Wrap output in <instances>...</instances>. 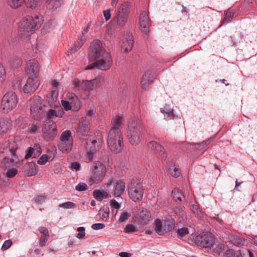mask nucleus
Here are the masks:
<instances>
[{
    "instance_id": "5fc2aeb1",
    "label": "nucleus",
    "mask_w": 257,
    "mask_h": 257,
    "mask_svg": "<svg viewBox=\"0 0 257 257\" xmlns=\"http://www.w3.org/2000/svg\"><path fill=\"white\" fill-rule=\"evenodd\" d=\"M6 78V71L3 64L0 63V83L5 80Z\"/></svg>"
},
{
    "instance_id": "338daca9",
    "label": "nucleus",
    "mask_w": 257,
    "mask_h": 257,
    "mask_svg": "<svg viewBox=\"0 0 257 257\" xmlns=\"http://www.w3.org/2000/svg\"><path fill=\"white\" fill-rule=\"evenodd\" d=\"M110 205L112 208L117 209L120 207V205L114 199H112L110 201Z\"/></svg>"
},
{
    "instance_id": "a211bd4d",
    "label": "nucleus",
    "mask_w": 257,
    "mask_h": 257,
    "mask_svg": "<svg viewBox=\"0 0 257 257\" xmlns=\"http://www.w3.org/2000/svg\"><path fill=\"white\" fill-rule=\"evenodd\" d=\"M40 65L35 59L30 60L26 64V72L29 76L38 77Z\"/></svg>"
},
{
    "instance_id": "7ed1b4c3",
    "label": "nucleus",
    "mask_w": 257,
    "mask_h": 257,
    "mask_svg": "<svg viewBox=\"0 0 257 257\" xmlns=\"http://www.w3.org/2000/svg\"><path fill=\"white\" fill-rule=\"evenodd\" d=\"M18 149L17 144L15 142H6L0 147V160L2 167L7 169L15 166L19 162L16 154Z\"/></svg>"
},
{
    "instance_id": "3c124183",
    "label": "nucleus",
    "mask_w": 257,
    "mask_h": 257,
    "mask_svg": "<svg viewBox=\"0 0 257 257\" xmlns=\"http://www.w3.org/2000/svg\"><path fill=\"white\" fill-rule=\"evenodd\" d=\"M225 249V245L223 243H219L217 244L213 249V251L215 253L220 254L222 253Z\"/></svg>"
},
{
    "instance_id": "393cba45",
    "label": "nucleus",
    "mask_w": 257,
    "mask_h": 257,
    "mask_svg": "<svg viewBox=\"0 0 257 257\" xmlns=\"http://www.w3.org/2000/svg\"><path fill=\"white\" fill-rule=\"evenodd\" d=\"M172 226L165 220L164 223L159 219L155 220V231L160 235H164L169 231Z\"/></svg>"
},
{
    "instance_id": "e433bc0d",
    "label": "nucleus",
    "mask_w": 257,
    "mask_h": 257,
    "mask_svg": "<svg viewBox=\"0 0 257 257\" xmlns=\"http://www.w3.org/2000/svg\"><path fill=\"white\" fill-rule=\"evenodd\" d=\"M172 196L173 199L176 202H182L185 198L184 195L178 188H175L172 190Z\"/></svg>"
},
{
    "instance_id": "aec40b11",
    "label": "nucleus",
    "mask_w": 257,
    "mask_h": 257,
    "mask_svg": "<svg viewBox=\"0 0 257 257\" xmlns=\"http://www.w3.org/2000/svg\"><path fill=\"white\" fill-rule=\"evenodd\" d=\"M100 59L96 61V68L101 70H108L112 65V59L109 53H104Z\"/></svg>"
},
{
    "instance_id": "cd10ccee",
    "label": "nucleus",
    "mask_w": 257,
    "mask_h": 257,
    "mask_svg": "<svg viewBox=\"0 0 257 257\" xmlns=\"http://www.w3.org/2000/svg\"><path fill=\"white\" fill-rule=\"evenodd\" d=\"M12 127V121L8 117L0 118V135L6 134Z\"/></svg>"
},
{
    "instance_id": "2f4dec72",
    "label": "nucleus",
    "mask_w": 257,
    "mask_h": 257,
    "mask_svg": "<svg viewBox=\"0 0 257 257\" xmlns=\"http://www.w3.org/2000/svg\"><path fill=\"white\" fill-rule=\"evenodd\" d=\"M150 212L147 209H143L141 211L138 216V221L142 224H145L149 221Z\"/></svg>"
},
{
    "instance_id": "c9c22d12",
    "label": "nucleus",
    "mask_w": 257,
    "mask_h": 257,
    "mask_svg": "<svg viewBox=\"0 0 257 257\" xmlns=\"http://www.w3.org/2000/svg\"><path fill=\"white\" fill-rule=\"evenodd\" d=\"M42 124L40 122H33L28 126V131L31 134H35L39 132Z\"/></svg>"
},
{
    "instance_id": "473e14b6",
    "label": "nucleus",
    "mask_w": 257,
    "mask_h": 257,
    "mask_svg": "<svg viewBox=\"0 0 257 257\" xmlns=\"http://www.w3.org/2000/svg\"><path fill=\"white\" fill-rule=\"evenodd\" d=\"M9 63L12 68H17L22 65V60L20 57L13 55L9 57Z\"/></svg>"
},
{
    "instance_id": "0e129e2a",
    "label": "nucleus",
    "mask_w": 257,
    "mask_h": 257,
    "mask_svg": "<svg viewBox=\"0 0 257 257\" xmlns=\"http://www.w3.org/2000/svg\"><path fill=\"white\" fill-rule=\"evenodd\" d=\"M236 254L233 249H229L226 251L223 257H236Z\"/></svg>"
},
{
    "instance_id": "0eeeda50",
    "label": "nucleus",
    "mask_w": 257,
    "mask_h": 257,
    "mask_svg": "<svg viewBox=\"0 0 257 257\" xmlns=\"http://www.w3.org/2000/svg\"><path fill=\"white\" fill-rule=\"evenodd\" d=\"M103 143V137L101 133L97 131L93 135L89 136L85 140L84 143L85 151L87 154V160L91 161L93 154L97 152L101 148Z\"/></svg>"
},
{
    "instance_id": "f257e3e1",
    "label": "nucleus",
    "mask_w": 257,
    "mask_h": 257,
    "mask_svg": "<svg viewBox=\"0 0 257 257\" xmlns=\"http://www.w3.org/2000/svg\"><path fill=\"white\" fill-rule=\"evenodd\" d=\"M112 127L110 130L107 138V144L111 151L115 154L119 153L123 148V136L121 130L125 121L123 116L116 115L112 120Z\"/></svg>"
},
{
    "instance_id": "a18cd8bd",
    "label": "nucleus",
    "mask_w": 257,
    "mask_h": 257,
    "mask_svg": "<svg viewBox=\"0 0 257 257\" xmlns=\"http://www.w3.org/2000/svg\"><path fill=\"white\" fill-rule=\"evenodd\" d=\"M131 216V213L123 211L120 214L118 221L120 222H125Z\"/></svg>"
},
{
    "instance_id": "4c0bfd02",
    "label": "nucleus",
    "mask_w": 257,
    "mask_h": 257,
    "mask_svg": "<svg viewBox=\"0 0 257 257\" xmlns=\"http://www.w3.org/2000/svg\"><path fill=\"white\" fill-rule=\"evenodd\" d=\"M63 0H46L47 7L48 9L55 10L62 4Z\"/></svg>"
},
{
    "instance_id": "1a4fd4ad",
    "label": "nucleus",
    "mask_w": 257,
    "mask_h": 257,
    "mask_svg": "<svg viewBox=\"0 0 257 257\" xmlns=\"http://www.w3.org/2000/svg\"><path fill=\"white\" fill-rule=\"evenodd\" d=\"M18 103V98L13 91H9L3 96L0 108L3 113H9L14 109Z\"/></svg>"
},
{
    "instance_id": "4be33fe9",
    "label": "nucleus",
    "mask_w": 257,
    "mask_h": 257,
    "mask_svg": "<svg viewBox=\"0 0 257 257\" xmlns=\"http://www.w3.org/2000/svg\"><path fill=\"white\" fill-rule=\"evenodd\" d=\"M148 147L154 153L158 155L162 159L167 158V153L164 148L155 141H151L148 144Z\"/></svg>"
},
{
    "instance_id": "de8ad7c7",
    "label": "nucleus",
    "mask_w": 257,
    "mask_h": 257,
    "mask_svg": "<svg viewBox=\"0 0 257 257\" xmlns=\"http://www.w3.org/2000/svg\"><path fill=\"white\" fill-rule=\"evenodd\" d=\"M8 180L5 173L0 174V188H4L7 186Z\"/></svg>"
},
{
    "instance_id": "c03bdc74",
    "label": "nucleus",
    "mask_w": 257,
    "mask_h": 257,
    "mask_svg": "<svg viewBox=\"0 0 257 257\" xmlns=\"http://www.w3.org/2000/svg\"><path fill=\"white\" fill-rule=\"evenodd\" d=\"M34 152L35 148H33L32 147L28 148L26 151V155L25 156V159H28L30 158H35V157H34Z\"/></svg>"
},
{
    "instance_id": "f704fd0d",
    "label": "nucleus",
    "mask_w": 257,
    "mask_h": 257,
    "mask_svg": "<svg viewBox=\"0 0 257 257\" xmlns=\"http://www.w3.org/2000/svg\"><path fill=\"white\" fill-rule=\"evenodd\" d=\"M234 13L233 10L231 8L228 9L226 11L224 18L223 19L222 23L219 26V27L231 22L232 19L234 17Z\"/></svg>"
},
{
    "instance_id": "72a5a7b5",
    "label": "nucleus",
    "mask_w": 257,
    "mask_h": 257,
    "mask_svg": "<svg viewBox=\"0 0 257 257\" xmlns=\"http://www.w3.org/2000/svg\"><path fill=\"white\" fill-rule=\"evenodd\" d=\"M100 160L103 164H106L107 166H110L112 164V160L110 157V154L108 152L106 151H102L100 156Z\"/></svg>"
},
{
    "instance_id": "b1692460",
    "label": "nucleus",
    "mask_w": 257,
    "mask_h": 257,
    "mask_svg": "<svg viewBox=\"0 0 257 257\" xmlns=\"http://www.w3.org/2000/svg\"><path fill=\"white\" fill-rule=\"evenodd\" d=\"M89 124L88 121L81 118L76 130L77 135L80 139H84L87 136L89 131Z\"/></svg>"
},
{
    "instance_id": "ea45409f",
    "label": "nucleus",
    "mask_w": 257,
    "mask_h": 257,
    "mask_svg": "<svg viewBox=\"0 0 257 257\" xmlns=\"http://www.w3.org/2000/svg\"><path fill=\"white\" fill-rule=\"evenodd\" d=\"M232 243L236 246H240L243 244L244 239L239 235H233L231 237Z\"/></svg>"
},
{
    "instance_id": "423d86ee",
    "label": "nucleus",
    "mask_w": 257,
    "mask_h": 257,
    "mask_svg": "<svg viewBox=\"0 0 257 257\" xmlns=\"http://www.w3.org/2000/svg\"><path fill=\"white\" fill-rule=\"evenodd\" d=\"M143 126L138 118L134 117L129 122L126 135L132 145L137 146L143 140Z\"/></svg>"
},
{
    "instance_id": "13d9d810",
    "label": "nucleus",
    "mask_w": 257,
    "mask_h": 257,
    "mask_svg": "<svg viewBox=\"0 0 257 257\" xmlns=\"http://www.w3.org/2000/svg\"><path fill=\"white\" fill-rule=\"evenodd\" d=\"M33 148H35L34 157L36 158L41 155L42 153V149L39 145L38 144H35Z\"/></svg>"
},
{
    "instance_id": "20e7f679",
    "label": "nucleus",
    "mask_w": 257,
    "mask_h": 257,
    "mask_svg": "<svg viewBox=\"0 0 257 257\" xmlns=\"http://www.w3.org/2000/svg\"><path fill=\"white\" fill-rule=\"evenodd\" d=\"M43 17L35 15L34 17L27 16L20 23L18 29L19 36L23 39H29L31 34L36 29L39 28L43 24Z\"/></svg>"
},
{
    "instance_id": "9d476101",
    "label": "nucleus",
    "mask_w": 257,
    "mask_h": 257,
    "mask_svg": "<svg viewBox=\"0 0 257 257\" xmlns=\"http://www.w3.org/2000/svg\"><path fill=\"white\" fill-rule=\"evenodd\" d=\"M73 146V138L70 130L63 132L60 137V141L58 144L59 150L63 153H68L72 149Z\"/></svg>"
},
{
    "instance_id": "864d4df0",
    "label": "nucleus",
    "mask_w": 257,
    "mask_h": 257,
    "mask_svg": "<svg viewBox=\"0 0 257 257\" xmlns=\"http://www.w3.org/2000/svg\"><path fill=\"white\" fill-rule=\"evenodd\" d=\"M214 139V137H210L208 139L198 144L199 147L202 149L205 148L207 147Z\"/></svg>"
},
{
    "instance_id": "49530a36",
    "label": "nucleus",
    "mask_w": 257,
    "mask_h": 257,
    "mask_svg": "<svg viewBox=\"0 0 257 257\" xmlns=\"http://www.w3.org/2000/svg\"><path fill=\"white\" fill-rule=\"evenodd\" d=\"M18 170L16 168L9 169L7 172L6 175V179L8 180V178H13L17 175Z\"/></svg>"
},
{
    "instance_id": "79ce46f5",
    "label": "nucleus",
    "mask_w": 257,
    "mask_h": 257,
    "mask_svg": "<svg viewBox=\"0 0 257 257\" xmlns=\"http://www.w3.org/2000/svg\"><path fill=\"white\" fill-rule=\"evenodd\" d=\"M161 111L164 114L165 119L167 120L173 119L175 117L173 112L171 110L165 111L164 109L161 108Z\"/></svg>"
},
{
    "instance_id": "5701e85b",
    "label": "nucleus",
    "mask_w": 257,
    "mask_h": 257,
    "mask_svg": "<svg viewBox=\"0 0 257 257\" xmlns=\"http://www.w3.org/2000/svg\"><path fill=\"white\" fill-rule=\"evenodd\" d=\"M148 147L154 153L158 155L162 159L167 158V153L164 148L155 141H151L148 144Z\"/></svg>"
},
{
    "instance_id": "bf43d9fd",
    "label": "nucleus",
    "mask_w": 257,
    "mask_h": 257,
    "mask_svg": "<svg viewBox=\"0 0 257 257\" xmlns=\"http://www.w3.org/2000/svg\"><path fill=\"white\" fill-rule=\"evenodd\" d=\"M188 233V229L186 227H183L182 228L179 229L178 230V234L181 237H184Z\"/></svg>"
},
{
    "instance_id": "4d7b16f0",
    "label": "nucleus",
    "mask_w": 257,
    "mask_h": 257,
    "mask_svg": "<svg viewBox=\"0 0 257 257\" xmlns=\"http://www.w3.org/2000/svg\"><path fill=\"white\" fill-rule=\"evenodd\" d=\"M46 198V195H37L35 198V201L38 204H42L45 201Z\"/></svg>"
},
{
    "instance_id": "052dcab7",
    "label": "nucleus",
    "mask_w": 257,
    "mask_h": 257,
    "mask_svg": "<svg viewBox=\"0 0 257 257\" xmlns=\"http://www.w3.org/2000/svg\"><path fill=\"white\" fill-rule=\"evenodd\" d=\"M49 235H41L40 238L39 245L43 247L46 245L48 239Z\"/></svg>"
},
{
    "instance_id": "6e6552de",
    "label": "nucleus",
    "mask_w": 257,
    "mask_h": 257,
    "mask_svg": "<svg viewBox=\"0 0 257 257\" xmlns=\"http://www.w3.org/2000/svg\"><path fill=\"white\" fill-rule=\"evenodd\" d=\"M128 195L134 202H137L142 200L145 189L141 180L134 178L127 186Z\"/></svg>"
},
{
    "instance_id": "412c9836",
    "label": "nucleus",
    "mask_w": 257,
    "mask_h": 257,
    "mask_svg": "<svg viewBox=\"0 0 257 257\" xmlns=\"http://www.w3.org/2000/svg\"><path fill=\"white\" fill-rule=\"evenodd\" d=\"M8 5L12 8H18L25 3L27 7L31 9L35 8L38 0H7Z\"/></svg>"
},
{
    "instance_id": "8fccbe9b",
    "label": "nucleus",
    "mask_w": 257,
    "mask_h": 257,
    "mask_svg": "<svg viewBox=\"0 0 257 257\" xmlns=\"http://www.w3.org/2000/svg\"><path fill=\"white\" fill-rule=\"evenodd\" d=\"M95 110L93 109H90L87 111L86 115L85 117H82L81 118H84V120H86L89 122L90 120L91 119L92 117L95 114Z\"/></svg>"
},
{
    "instance_id": "2eb2a0df",
    "label": "nucleus",
    "mask_w": 257,
    "mask_h": 257,
    "mask_svg": "<svg viewBox=\"0 0 257 257\" xmlns=\"http://www.w3.org/2000/svg\"><path fill=\"white\" fill-rule=\"evenodd\" d=\"M128 15V4L127 2H124L116 13V16L113 19L116 21L120 27L124 26L127 22Z\"/></svg>"
},
{
    "instance_id": "09e8293b",
    "label": "nucleus",
    "mask_w": 257,
    "mask_h": 257,
    "mask_svg": "<svg viewBox=\"0 0 257 257\" xmlns=\"http://www.w3.org/2000/svg\"><path fill=\"white\" fill-rule=\"evenodd\" d=\"M93 196L98 201H101L104 198V193L99 190H95L93 191Z\"/></svg>"
},
{
    "instance_id": "e2e57ef3",
    "label": "nucleus",
    "mask_w": 257,
    "mask_h": 257,
    "mask_svg": "<svg viewBox=\"0 0 257 257\" xmlns=\"http://www.w3.org/2000/svg\"><path fill=\"white\" fill-rule=\"evenodd\" d=\"M105 225L103 223H97L93 224L91 226V228L93 230H99L103 229L105 227Z\"/></svg>"
},
{
    "instance_id": "f8f14e48",
    "label": "nucleus",
    "mask_w": 257,
    "mask_h": 257,
    "mask_svg": "<svg viewBox=\"0 0 257 257\" xmlns=\"http://www.w3.org/2000/svg\"><path fill=\"white\" fill-rule=\"evenodd\" d=\"M107 53L103 48L101 41L95 40L90 44L88 57L90 61H94L100 58L104 53Z\"/></svg>"
},
{
    "instance_id": "58836bf2",
    "label": "nucleus",
    "mask_w": 257,
    "mask_h": 257,
    "mask_svg": "<svg viewBox=\"0 0 257 257\" xmlns=\"http://www.w3.org/2000/svg\"><path fill=\"white\" fill-rule=\"evenodd\" d=\"M53 155H48L47 154L42 155L37 161V163L41 165H44L47 162L52 160Z\"/></svg>"
},
{
    "instance_id": "39448f33",
    "label": "nucleus",
    "mask_w": 257,
    "mask_h": 257,
    "mask_svg": "<svg viewBox=\"0 0 257 257\" xmlns=\"http://www.w3.org/2000/svg\"><path fill=\"white\" fill-rule=\"evenodd\" d=\"M103 81V77H99L91 80L74 79L73 80V89L82 99H86L89 96L90 91L99 86Z\"/></svg>"
},
{
    "instance_id": "680f3d73",
    "label": "nucleus",
    "mask_w": 257,
    "mask_h": 257,
    "mask_svg": "<svg viewBox=\"0 0 257 257\" xmlns=\"http://www.w3.org/2000/svg\"><path fill=\"white\" fill-rule=\"evenodd\" d=\"M12 241L11 239H8V240H6L2 246V249L3 250H6L7 249H8L12 245Z\"/></svg>"
},
{
    "instance_id": "ddd939ff",
    "label": "nucleus",
    "mask_w": 257,
    "mask_h": 257,
    "mask_svg": "<svg viewBox=\"0 0 257 257\" xmlns=\"http://www.w3.org/2000/svg\"><path fill=\"white\" fill-rule=\"evenodd\" d=\"M195 243L201 247L210 248L215 243V237L209 232L201 233L195 237Z\"/></svg>"
},
{
    "instance_id": "37998d69",
    "label": "nucleus",
    "mask_w": 257,
    "mask_h": 257,
    "mask_svg": "<svg viewBox=\"0 0 257 257\" xmlns=\"http://www.w3.org/2000/svg\"><path fill=\"white\" fill-rule=\"evenodd\" d=\"M59 206L65 209H72L76 207V205L72 202L68 201L64 203H60Z\"/></svg>"
},
{
    "instance_id": "c756f323",
    "label": "nucleus",
    "mask_w": 257,
    "mask_h": 257,
    "mask_svg": "<svg viewBox=\"0 0 257 257\" xmlns=\"http://www.w3.org/2000/svg\"><path fill=\"white\" fill-rule=\"evenodd\" d=\"M24 172L26 175L30 177L35 175L37 173V165L35 163L32 162L25 164Z\"/></svg>"
},
{
    "instance_id": "bb28decb",
    "label": "nucleus",
    "mask_w": 257,
    "mask_h": 257,
    "mask_svg": "<svg viewBox=\"0 0 257 257\" xmlns=\"http://www.w3.org/2000/svg\"><path fill=\"white\" fill-rule=\"evenodd\" d=\"M134 43L133 36L132 33H127L123 41L121 49L125 53L130 52L133 48Z\"/></svg>"
},
{
    "instance_id": "9b49d317",
    "label": "nucleus",
    "mask_w": 257,
    "mask_h": 257,
    "mask_svg": "<svg viewBox=\"0 0 257 257\" xmlns=\"http://www.w3.org/2000/svg\"><path fill=\"white\" fill-rule=\"evenodd\" d=\"M61 105L66 111H78L81 103L77 96L73 93H68L64 99L61 100Z\"/></svg>"
},
{
    "instance_id": "69168bd1",
    "label": "nucleus",
    "mask_w": 257,
    "mask_h": 257,
    "mask_svg": "<svg viewBox=\"0 0 257 257\" xmlns=\"http://www.w3.org/2000/svg\"><path fill=\"white\" fill-rule=\"evenodd\" d=\"M82 46V42H77L74 44V46L71 48V51L75 52L79 49Z\"/></svg>"
},
{
    "instance_id": "a19ab883",
    "label": "nucleus",
    "mask_w": 257,
    "mask_h": 257,
    "mask_svg": "<svg viewBox=\"0 0 257 257\" xmlns=\"http://www.w3.org/2000/svg\"><path fill=\"white\" fill-rule=\"evenodd\" d=\"M139 230L138 227L133 224H127L124 228V231L126 233L137 232Z\"/></svg>"
},
{
    "instance_id": "6e6d98bb",
    "label": "nucleus",
    "mask_w": 257,
    "mask_h": 257,
    "mask_svg": "<svg viewBox=\"0 0 257 257\" xmlns=\"http://www.w3.org/2000/svg\"><path fill=\"white\" fill-rule=\"evenodd\" d=\"M88 189V186L86 184L84 183H80L77 184L75 187V189L79 191H82L86 190Z\"/></svg>"
},
{
    "instance_id": "603ef678",
    "label": "nucleus",
    "mask_w": 257,
    "mask_h": 257,
    "mask_svg": "<svg viewBox=\"0 0 257 257\" xmlns=\"http://www.w3.org/2000/svg\"><path fill=\"white\" fill-rule=\"evenodd\" d=\"M79 233L77 235V237L79 239L83 238L85 236V229L84 227H79L77 229Z\"/></svg>"
},
{
    "instance_id": "4468645a",
    "label": "nucleus",
    "mask_w": 257,
    "mask_h": 257,
    "mask_svg": "<svg viewBox=\"0 0 257 257\" xmlns=\"http://www.w3.org/2000/svg\"><path fill=\"white\" fill-rule=\"evenodd\" d=\"M106 172V165L100 163H95L92 168L90 182L98 183L103 180Z\"/></svg>"
},
{
    "instance_id": "a878e982",
    "label": "nucleus",
    "mask_w": 257,
    "mask_h": 257,
    "mask_svg": "<svg viewBox=\"0 0 257 257\" xmlns=\"http://www.w3.org/2000/svg\"><path fill=\"white\" fill-rule=\"evenodd\" d=\"M156 78V75L154 70H150L147 71L141 81L142 88L145 90L147 89Z\"/></svg>"
},
{
    "instance_id": "f03ea898",
    "label": "nucleus",
    "mask_w": 257,
    "mask_h": 257,
    "mask_svg": "<svg viewBox=\"0 0 257 257\" xmlns=\"http://www.w3.org/2000/svg\"><path fill=\"white\" fill-rule=\"evenodd\" d=\"M44 105L42 104V100L39 96H35L31 100L30 109L31 114L35 120H40L43 117L48 120L54 117L61 118L64 114L63 108L56 111L54 109H50L45 112L43 107Z\"/></svg>"
},
{
    "instance_id": "dca6fc26",
    "label": "nucleus",
    "mask_w": 257,
    "mask_h": 257,
    "mask_svg": "<svg viewBox=\"0 0 257 257\" xmlns=\"http://www.w3.org/2000/svg\"><path fill=\"white\" fill-rule=\"evenodd\" d=\"M42 127V131L43 133V138L47 141H53L56 137L57 134V125L55 122L52 120H49Z\"/></svg>"
},
{
    "instance_id": "6ab92c4d",
    "label": "nucleus",
    "mask_w": 257,
    "mask_h": 257,
    "mask_svg": "<svg viewBox=\"0 0 257 257\" xmlns=\"http://www.w3.org/2000/svg\"><path fill=\"white\" fill-rule=\"evenodd\" d=\"M139 24L142 31L147 34L150 32L149 28L151 22L149 17V12L146 11L141 12L139 17Z\"/></svg>"
},
{
    "instance_id": "f3484780",
    "label": "nucleus",
    "mask_w": 257,
    "mask_h": 257,
    "mask_svg": "<svg viewBox=\"0 0 257 257\" xmlns=\"http://www.w3.org/2000/svg\"><path fill=\"white\" fill-rule=\"evenodd\" d=\"M40 85L38 77L29 76L27 79L26 84L23 88V91L25 93H32L34 92Z\"/></svg>"
},
{
    "instance_id": "7c9ffc66",
    "label": "nucleus",
    "mask_w": 257,
    "mask_h": 257,
    "mask_svg": "<svg viewBox=\"0 0 257 257\" xmlns=\"http://www.w3.org/2000/svg\"><path fill=\"white\" fill-rule=\"evenodd\" d=\"M125 189V184L123 181L120 180L117 181L115 186L114 191V197H120L124 193Z\"/></svg>"
},
{
    "instance_id": "774afa93",
    "label": "nucleus",
    "mask_w": 257,
    "mask_h": 257,
    "mask_svg": "<svg viewBox=\"0 0 257 257\" xmlns=\"http://www.w3.org/2000/svg\"><path fill=\"white\" fill-rule=\"evenodd\" d=\"M57 150L56 147H54L51 148V149H48L47 152L48 154V155H53L52 160L55 157V154H56Z\"/></svg>"
},
{
    "instance_id": "c85d7f7f",
    "label": "nucleus",
    "mask_w": 257,
    "mask_h": 257,
    "mask_svg": "<svg viewBox=\"0 0 257 257\" xmlns=\"http://www.w3.org/2000/svg\"><path fill=\"white\" fill-rule=\"evenodd\" d=\"M168 170L169 173L175 178L179 177L181 174L179 166L175 164L173 161H171L168 163Z\"/></svg>"
}]
</instances>
